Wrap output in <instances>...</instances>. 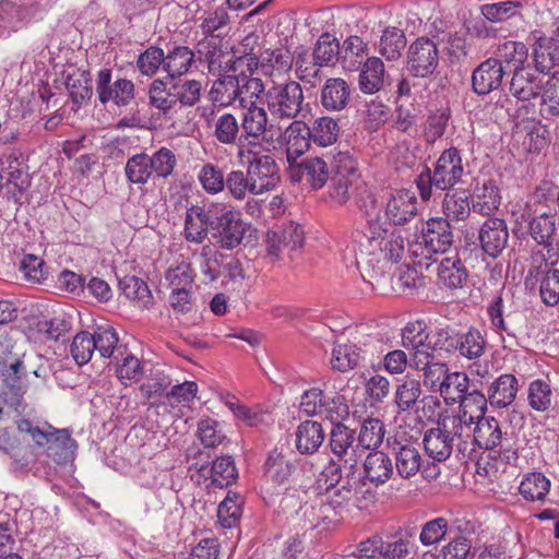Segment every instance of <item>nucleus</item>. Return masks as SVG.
<instances>
[{
  "label": "nucleus",
  "mask_w": 559,
  "mask_h": 559,
  "mask_svg": "<svg viewBox=\"0 0 559 559\" xmlns=\"http://www.w3.org/2000/svg\"><path fill=\"white\" fill-rule=\"evenodd\" d=\"M209 212L213 213L210 227L215 241L225 249H234L240 245L245 235L240 213L219 203L210 204Z\"/></svg>",
  "instance_id": "nucleus-6"
},
{
  "label": "nucleus",
  "mask_w": 559,
  "mask_h": 559,
  "mask_svg": "<svg viewBox=\"0 0 559 559\" xmlns=\"http://www.w3.org/2000/svg\"><path fill=\"white\" fill-rule=\"evenodd\" d=\"M239 164L246 167L258 194L273 190L280 181V169L269 146L242 150L237 156Z\"/></svg>",
  "instance_id": "nucleus-4"
},
{
  "label": "nucleus",
  "mask_w": 559,
  "mask_h": 559,
  "mask_svg": "<svg viewBox=\"0 0 559 559\" xmlns=\"http://www.w3.org/2000/svg\"><path fill=\"white\" fill-rule=\"evenodd\" d=\"M464 175L462 156L457 148L444 150L437 159L433 170L426 167L417 177L416 185L423 201L433 195V189L450 190L459 183Z\"/></svg>",
  "instance_id": "nucleus-2"
},
{
  "label": "nucleus",
  "mask_w": 559,
  "mask_h": 559,
  "mask_svg": "<svg viewBox=\"0 0 559 559\" xmlns=\"http://www.w3.org/2000/svg\"><path fill=\"white\" fill-rule=\"evenodd\" d=\"M17 429L21 432L28 433L38 445H44L45 442L48 443L53 441L59 442L63 448L69 449L75 443L68 430H57L55 432L45 431L39 427L34 426L32 421L27 419L20 420Z\"/></svg>",
  "instance_id": "nucleus-52"
},
{
  "label": "nucleus",
  "mask_w": 559,
  "mask_h": 559,
  "mask_svg": "<svg viewBox=\"0 0 559 559\" xmlns=\"http://www.w3.org/2000/svg\"><path fill=\"white\" fill-rule=\"evenodd\" d=\"M506 70L496 59L488 58L472 73V87L477 95H487L501 86Z\"/></svg>",
  "instance_id": "nucleus-20"
},
{
  "label": "nucleus",
  "mask_w": 559,
  "mask_h": 559,
  "mask_svg": "<svg viewBox=\"0 0 559 559\" xmlns=\"http://www.w3.org/2000/svg\"><path fill=\"white\" fill-rule=\"evenodd\" d=\"M384 213L393 225L407 224L417 215L415 193L407 189L391 192L385 202Z\"/></svg>",
  "instance_id": "nucleus-16"
},
{
  "label": "nucleus",
  "mask_w": 559,
  "mask_h": 559,
  "mask_svg": "<svg viewBox=\"0 0 559 559\" xmlns=\"http://www.w3.org/2000/svg\"><path fill=\"white\" fill-rule=\"evenodd\" d=\"M174 92L177 93L180 109L193 107L201 100L203 84L195 79L174 80Z\"/></svg>",
  "instance_id": "nucleus-59"
},
{
  "label": "nucleus",
  "mask_w": 559,
  "mask_h": 559,
  "mask_svg": "<svg viewBox=\"0 0 559 559\" xmlns=\"http://www.w3.org/2000/svg\"><path fill=\"white\" fill-rule=\"evenodd\" d=\"M264 83L261 78L243 71L239 73L238 106L240 108L257 107L262 95L265 96Z\"/></svg>",
  "instance_id": "nucleus-45"
},
{
  "label": "nucleus",
  "mask_w": 559,
  "mask_h": 559,
  "mask_svg": "<svg viewBox=\"0 0 559 559\" xmlns=\"http://www.w3.org/2000/svg\"><path fill=\"white\" fill-rule=\"evenodd\" d=\"M551 483L543 473L533 472L525 475L520 484L521 496L532 502H545Z\"/></svg>",
  "instance_id": "nucleus-47"
},
{
  "label": "nucleus",
  "mask_w": 559,
  "mask_h": 559,
  "mask_svg": "<svg viewBox=\"0 0 559 559\" xmlns=\"http://www.w3.org/2000/svg\"><path fill=\"white\" fill-rule=\"evenodd\" d=\"M203 476L207 474L211 485L217 488H224L235 483L238 477L237 468L230 456H222L215 460L211 468L201 467Z\"/></svg>",
  "instance_id": "nucleus-44"
},
{
  "label": "nucleus",
  "mask_w": 559,
  "mask_h": 559,
  "mask_svg": "<svg viewBox=\"0 0 559 559\" xmlns=\"http://www.w3.org/2000/svg\"><path fill=\"white\" fill-rule=\"evenodd\" d=\"M406 47V37L402 29L389 26L383 29L377 45L378 52L386 60H397Z\"/></svg>",
  "instance_id": "nucleus-50"
},
{
  "label": "nucleus",
  "mask_w": 559,
  "mask_h": 559,
  "mask_svg": "<svg viewBox=\"0 0 559 559\" xmlns=\"http://www.w3.org/2000/svg\"><path fill=\"white\" fill-rule=\"evenodd\" d=\"M119 288L128 299L136 301L141 307H148L152 302L147 284L134 275H127L119 280Z\"/></svg>",
  "instance_id": "nucleus-60"
},
{
  "label": "nucleus",
  "mask_w": 559,
  "mask_h": 559,
  "mask_svg": "<svg viewBox=\"0 0 559 559\" xmlns=\"http://www.w3.org/2000/svg\"><path fill=\"white\" fill-rule=\"evenodd\" d=\"M364 474L376 487L384 485L394 475V466L389 454L379 450L369 452L364 461Z\"/></svg>",
  "instance_id": "nucleus-31"
},
{
  "label": "nucleus",
  "mask_w": 559,
  "mask_h": 559,
  "mask_svg": "<svg viewBox=\"0 0 559 559\" xmlns=\"http://www.w3.org/2000/svg\"><path fill=\"white\" fill-rule=\"evenodd\" d=\"M319 66H333L340 59V43L333 35L323 33L312 50Z\"/></svg>",
  "instance_id": "nucleus-63"
},
{
  "label": "nucleus",
  "mask_w": 559,
  "mask_h": 559,
  "mask_svg": "<svg viewBox=\"0 0 559 559\" xmlns=\"http://www.w3.org/2000/svg\"><path fill=\"white\" fill-rule=\"evenodd\" d=\"M540 92V115L545 118L559 115V71L555 72L544 84Z\"/></svg>",
  "instance_id": "nucleus-61"
},
{
  "label": "nucleus",
  "mask_w": 559,
  "mask_h": 559,
  "mask_svg": "<svg viewBox=\"0 0 559 559\" xmlns=\"http://www.w3.org/2000/svg\"><path fill=\"white\" fill-rule=\"evenodd\" d=\"M475 421L476 416L467 409H460L456 415L447 416L439 423L441 429L449 435L453 445L456 447L460 460H464L461 445L473 438Z\"/></svg>",
  "instance_id": "nucleus-18"
},
{
  "label": "nucleus",
  "mask_w": 559,
  "mask_h": 559,
  "mask_svg": "<svg viewBox=\"0 0 559 559\" xmlns=\"http://www.w3.org/2000/svg\"><path fill=\"white\" fill-rule=\"evenodd\" d=\"M557 199L558 188L551 181H543L528 197L522 213L537 214V211H547L556 214Z\"/></svg>",
  "instance_id": "nucleus-35"
},
{
  "label": "nucleus",
  "mask_w": 559,
  "mask_h": 559,
  "mask_svg": "<svg viewBox=\"0 0 559 559\" xmlns=\"http://www.w3.org/2000/svg\"><path fill=\"white\" fill-rule=\"evenodd\" d=\"M305 102L301 85L293 80L273 83L265 92L267 111L275 119L295 120Z\"/></svg>",
  "instance_id": "nucleus-5"
},
{
  "label": "nucleus",
  "mask_w": 559,
  "mask_h": 559,
  "mask_svg": "<svg viewBox=\"0 0 559 559\" xmlns=\"http://www.w3.org/2000/svg\"><path fill=\"white\" fill-rule=\"evenodd\" d=\"M200 269L210 282H214L221 276H225L229 281L242 280L245 277L240 261L233 254H225L218 251L212 255H207L203 251Z\"/></svg>",
  "instance_id": "nucleus-12"
},
{
  "label": "nucleus",
  "mask_w": 559,
  "mask_h": 559,
  "mask_svg": "<svg viewBox=\"0 0 559 559\" xmlns=\"http://www.w3.org/2000/svg\"><path fill=\"white\" fill-rule=\"evenodd\" d=\"M486 338L476 328H469L466 332H459L456 352L468 359H476L484 355Z\"/></svg>",
  "instance_id": "nucleus-54"
},
{
  "label": "nucleus",
  "mask_w": 559,
  "mask_h": 559,
  "mask_svg": "<svg viewBox=\"0 0 559 559\" xmlns=\"http://www.w3.org/2000/svg\"><path fill=\"white\" fill-rule=\"evenodd\" d=\"M332 156L307 157L289 167L293 181L305 180L312 189H321L331 177L330 162Z\"/></svg>",
  "instance_id": "nucleus-13"
},
{
  "label": "nucleus",
  "mask_w": 559,
  "mask_h": 559,
  "mask_svg": "<svg viewBox=\"0 0 559 559\" xmlns=\"http://www.w3.org/2000/svg\"><path fill=\"white\" fill-rule=\"evenodd\" d=\"M362 360L360 348L353 343L336 344L332 350L331 366L340 372L355 369Z\"/></svg>",
  "instance_id": "nucleus-53"
},
{
  "label": "nucleus",
  "mask_w": 559,
  "mask_h": 559,
  "mask_svg": "<svg viewBox=\"0 0 559 559\" xmlns=\"http://www.w3.org/2000/svg\"><path fill=\"white\" fill-rule=\"evenodd\" d=\"M352 86L342 78L325 80L320 90V105L328 112L345 110L352 103Z\"/></svg>",
  "instance_id": "nucleus-19"
},
{
  "label": "nucleus",
  "mask_w": 559,
  "mask_h": 559,
  "mask_svg": "<svg viewBox=\"0 0 559 559\" xmlns=\"http://www.w3.org/2000/svg\"><path fill=\"white\" fill-rule=\"evenodd\" d=\"M374 238H367L369 245L378 248L383 258L392 263L401 260L405 250V241L400 231L390 230L385 224L381 226L379 235H373Z\"/></svg>",
  "instance_id": "nucleus-29"
},
{
  "label": "nucleus",
  "mask_w": 559,
  "mask_h": 559,
  "mask_svg": "<svg viewBox=\"0 0 559 559\" xmlns=\"http://www.w3.org/2000/svg\"><path fill=\"white\" fill-rule=\"evenodd\" d=\"M96 94L102 104L112 102L119 107L127 106L134 98V84L127 79L111 82V70L102 69L96 79Z\"/></svg>",
  "instance_id": "nucleus-10"
},
{
  "label": "nucleus",
  "mask_w": 559,
  "mask_h": 559,
  "mask_svg": "<svg viewBox=\"0 0 559 559\" xmlns=\"http://www.w3.org/2000/svg\"><path fill=\"white\" fill-rule=\"evenodd\" d=\"M213 128V136L218 143L236 146L237 157L242 145V131L237 117L230 112H224L215 118Z\"/></svg>",
  "instance_id": "nucleus-34"
},
{
  "label": "nucleus",
  "mask_w": 559,
  "mask_h": 559,
  "mask_svg": "<svg viewBox=\"0 0 559 559\" xmlns=\"http://www.w3.org/2000/svg\"><path fill=\"white\" fill-rule=\"evenodd\" d=\"M176 165L177 158L174 152L163 146L152 155L142 152L129 157L124 166V175L129 182L143 186L151 179L168 178Z\"/></svg>",
  "instance_id": "nucleus-3"
},
{
  "label": "nucleus",
  "mask_w": 559,
  "mask_h": 559,
  "mask_svg": "<svg viewBox=\"0 0 559 559\" xmlns=\"http://www.w3.org/2000/svg\"><path fill=\"white\" fill-rule=\"evenodd\" d=\"M240 118V130L242 131V145L240 151L266 146L263 142L267 131V109L257 106L242 108Z\"/></svg>",
  "instance_id": "nucleus-11"
},
{
  "label": "nucleus",
  "mask_w": 559,
  "mask_h": 559,
  "mask_svg": "<svg viewBox=\"0 0 559 559\" xmlns=\"http://www.w3.org/2000/svg\"><path fill=\"white\" fill-rule=\"evenodd\" d=\"M150 105L165 117H173L180 110L177 93L174 92V80L155 79L148 88Z\"/></svg>",
  "instance_id": "nucleus-21"
},
{
  "label": "nucleus",
  "mask_w": 559,
  "mask_h": 559,
  "mask_svg": "<svg viewBox=\"0 0 559 559\" xmlns=\"http://www.w3.org/2000/svg\"><path fill=\"white\" fill-rule=\"evenodd\" d=\"M442 209L448 221L457 222L466 219L473 210L469 195L465 190L447 192L442 201Z\"/></svg>",
  "instance_id": "nucleus-49"
},
{
  "label": "nucleus",
  "mask_w": 559,
  "mask_h": 559,
  "mask_svg": "<svg viewBox=\"0 0 559 559\" xmlns=\"http://www.w3.org/2000/svg\"><path fill=\"white\" fill-rule=\"evenodd\" d=\"M528 49L522 41L508 40L500 44L496 50V59L501 66L509 67L513 71L525 68Z\"/></svg>",
  "instance_id": "nucleus-43"
},
{
  "label": "nucleus",
  "mask_w": 559,
  "mask_h": 559,
  "mask_svg": "<svg viewBox=\"0 0 559 559\" xmlns=\"http://www.w3.org/2000/svg\"><path fill=\"white\" fill-rule=\"evenodd\" d=\"M543 86V80L530 67H525L513 71L510 93L520 102H530L539 97Z\"/></svg>",
  "instance_id": "nucleus-24"
},
{
  "label": "nucleus",
  "mask_w": 559,
  "mask_h": 559,
  "mask_svg": "<svg viewBox=\"0 0 559 559\" xmlns=\"http://www.w3.org/2000/svg\"><path fill=\"white\" fill-rule=\"evenodd\" d=\"M195 62V55L187 46H176L165 55L164 71L168 79L175 80L187 74Z\"/></svg>",
  "instance_id": "nucleus-38"
},
{
  "label": "nucleus",
  "mask_w": 559,
  "mask_h": 559,
  "mask_svg": "<svg viewBox=\"0 0 559 559\" xmlns=\"http://www.w3.org/2000/svg\"><path fill=\"white\" fill-rule=\"evenodd\" d=\"M478 241L484 253L496 259L508 246L509 228L504 219L488 217L480 226Z\"/></svg>",
  "instance_id": "nucleus-14"
},
{
  "label": "nucleus",
  "mask_w": 559,
  "mask_h": 559,
  "mask_svg": "<svg viewBox=\"0 0 559 559\" xmlns=\"http://www.w3.org/2000/svg\"><path fill=\"white\" fill-rule=\"evenodd\" d=\"M329 447L338 461L350 468L362 457L356 431L342 423H336L331 429Z\"/></svg>",
  "instance_id": "nucleus-9"
},
{
  "label": "nucleus",
  "mask_w": 559,
  "mask_h": 559,
  "mask_svg": "<svg viewBox=\"0 0 559 559\" xmlns=\"http://www.w3.org/2000/svg\"><path fill=\"white\" fill-rule=\"evenodd\" d=\"M0 171L7 177V181L13 185L20 192L29 186L27 173L22 168V163L15 153H10L0 158Z\"/></svg>",
  "instance_id": "nucleus-56"
},
{
  "label": "nucleus",
  "mask_w": 559,
  "mask_h": 559,
  "mask_svg": "<svg viewBox=\"0 0 559 559\" xmlns=\"http://www.w3.org/2000/svg\"><path fill=\"white\" fill-rule=\"evenodd\" d=\"M368 45L356 35H350L340 44V60L346 71H357L368 58Z\"/></svg>",
  "instance_id": "nucleus-36"
},
{
  "label": "nucleus",
  "mask_w": 559,
  "mask_h": 559,
  "mask_svg": "<svg viewBox=\"0 0 559 559\" xmlns=\"http://www.w3.org/2000/svg\"><path fill=\"white\" fill-rule=\"evenodd\" d=\"M468 388L469 379L466 373L448 372L447 377L442 380V383L437 391L440 392L441 396L448 405H452L463 402Z\"/></svg>",
  "instance_id": "nucleus-51"
},
{
  "label": "nucleus",
  "mask_w": 559,
  "mask_h": 559,
  "mask_svg": "<svg viewBox=\"0 0 559 559\" xmlns=\"http://www.w3.org/2000/svg\"><path fill=\"white\" fill-rule=\"evenodd\" d=\"M385 425L379 418L368 417L361 425L357 435L358 444L362 454L365 451H378L385 437Z\"/></svg>",
  "instance_id": "nucleus-42"
},
{
  "label": "nucleus",
  "mask_w": 559,
  "mask_h": 559,
  "mask_svg": "<svg viewBox=\"0 0 559 559\" xmlns=\"http://www.w3.org/2000/svg\"><path fill=\"white\" fill-rule=\"evenodd\" d=\"M213 218V213L209 212L201 206H191L186 212L185 217V239L193 243H202L211 231L210 223Z\"/></svg>",
  "instance_id": "nucleus-28"
},
{
  "label": "nucleus",
  "mask_w": 559,
  "mask_h": 559,
  "mask_svg": "<svg viewBox=\"0 0 559 559\" xmlns=\"http://www.w3.org/2000/svg\"><path fill=\"white\" fill-rule=\"evenodd\" d=\"M358 86L364 94H376L384 88L386 72L379 57H368L359 68Z\"/></svg>",
  "instance_id": "nucleus-25"
},
{
  "label": "nucleus",
  "mask_w": 559,
  "mask_h": 559,
  "mask_svg": "<svg viewBox=\"0 0 559 559\" xmlns=\"http://www.w3.org/2000/svg\"><path fill=\"white\" fill-rule=\"evenodd\" d=\"M94 341V349L103 358L112 357L115 350H118L119 337L116 330L111 325H98L92 333Z\"/></svg>",
  "instance_id": "nucleus-64"
},
{
  "label": "nucleus",
  "mask_w": 559,
  "mask_h": 559,
  "mask_svg": "<svg viewBox=\"0 0 559 559\" xmlns=\"http://www.w3.org/2000/svg\"><path fill=\"white\" fill-rule=\"evenodd\" d=\"M556 214L547 211L537 214H521V219L527 222L530 236L540 246L549 248L552 246L556 231Z\"/></svg>",
  "instance_id": "nucleus-26"
},
{
  "label": "nucleus",
  "mask_w": 559,
  "mask_h": 559,
  "mask_svg": "<svg viewBox=\"0 0 559 559\" xmlns=\"http://www.w3.org/2000/svg\"><path fill=\"white\" fill-rule=\"evenodd\" d=\"M454 242V235L449 221L444 217H432L423 224L420 235L412 252L430 258L431 254L445 253Z\"/></svg>",
  "instance_id": "nucleus-7"
},
{
  "label": "nucleus",
  "mask_w": 559,
  "mask_h": 559,
  "mask_svg": "<svg viewBox=\"0 0 559 559\" xmlns=\"http://www.w3.org/2000/svg\"><path fill=\"white\" fill-rule=\"evenodd\" d=\"M325 439V430L321 423L305 420L297 426L295 431V447L301 454L318 452Z\"/></svg>",
  "instance_id": "nucleus-33"
},
{
  "label": "nucleus",
  "mask_w": 559,
  "mask_h": 559,
  "mask_svg": "<svg viewBox=\"0 0 559 559\" xmlns=\"http://www.w3.org/2000/svg\"><path fill=\"white\" fill-rule=\"evenodd\" d=\"M293 66L296 76L305 83L313 85L320 78L322 66H319L312 51L302 46L295 50Z\"/></svg>",
  "instance_id": "nucleus-48"
},
{
  "label": "nucleus",
  "mask_w": 559,
  "mask_h": 559,
  "mask_svg": "<svg viewBox=\"0 0 559 559\" xmlns=\"http://www.w3.org/2000/svg\"><path fill=\"white\" fill-rule=\"evenodd\" d=\"M356 205L360 214L366 219L364 236L366 238H374L373 235H379L381 226L385 224L381 221L380 206L373 193L365 190L357 199Z\"/></svg>",
  "instance_id": "nucleus-37"
},
{
  "label": "nucleus",
  "mask_w": 559,
  "mask_h": 559,
  "mask_svg": "<svg viewBox=\"0 0 559 559\" xmlns=\"http://www.w3.org/2000/svg\"><path fill=\"white\" fill-rule=\"evenodd\" d=\"M519 391V381L514 374L503 373L496 378L487 388V399L493 408L511 405Z\"/></svg>",
  "instance_id": "nucleus-27"
},
{
  "label": "nucleus",
  "mask_w": 559,
  "mask_h": 559,
  "mask_svg": "<svg viewBox=\"0 0 559 559\" xmlns=\"http://www.w3.org/2000/svg\"><path fill=\"white\" fill-rule=\"evenodd\" d=\"M437 262V282L449 289L462 288L467 280V270L457 255L442 258Z\"/></svg>",
  "instance_id": "nucleus-30"
},
{
  "label": "nucleus",
  "mask_w": 559,
  "mask_h": 559,
  "mask_svg": "<svg viewBox=\"0 0 559 559\" xmlns=\"http://www.w3.org/2000/svg\"><path fill=\"white\" fill-rule=\"evenodd\" d=\"M533 62L539 73H549L559 63V48L539 32H533Z\"/></svg>",
  "instance_id": "nucleus-32"
},
{
  "label": "nucleus",
  "mask_w": 559,
  "mask_h": 559,
  "mask_svg": "<svg viewBox=\"0 0 559 559\" xmlns=\"http://www.w3.org/2000/svg\"><path fill=\"white\" fill-rule=\"evenodd\" d=\"M420 382L415 379H406L397 385L395 403L400 412H417L421 396Z\"/></svg>",
  "instance_id": "nucleus-55"
},
{
  "label": "nucleus",
  "mask_w": 559,
  "mask_h": 559,
  "mask_svg": "<svg viewBox=\"0 0 559 559\" xmlns=\"http://www.w3.org/2000/svg\"><path fill=\"white\" fill-rule=\"evenodd\" d=\"M528 277L534 278L539 286L542 301L547 306L559 304V270L552 269L542 259L538 264H534L528 270Z\"/></svg>",
  "instance_id": "nucleus-17"
},
{
  "label": "nucleus",
  "mask_w": 559,
  "mask_h": 559,
  "mask_svg": "<svg viewBox=\"0 0 559 559\" xmlns=\"http://www.w3.org/2000/svg\"><path fill=\"white\" fill-rule=\"evenodd\" d=\"M394 456V473L403 479H411L421 468L423 457L416 445L406 442H394L392 444Z\"/></svg>",
  "instance_id": "nucleus-22"
},
{
  "label": "nucleus",
  "mask_w": 559,
  "mask_h": 559,
  "mask_svg": "<svg viewBox=\"0 0 559 559\" xmlns=\"http://www.w3.org/2000/svg\"><path fill=\"white\" fill-rule=\"evenodd\" d=\"M461 447L463 459H472L477 449H483L492 452L507 464L515 463L518 460L512 438L502 431L499 420L495 417L476 416L473 438Z\"/></svg>",
  "instance_id": "nucleus-1"
},
{
  "label": "nucleus",
  "mask_w": 559,
  "mask_h": 559,
  "mask_svg": "<svg viewBox=\"0 0 559 559\" xmlns=\"http://www.w3.org/2000/svg\"><path fill=\"white\" fill-rule=\"evenodd\" d=\"M66 87L73 103L82 104L93 95L92 79L88 72L75 70L68 74Z\"/></svg>",
  "instance_id": "nucleus-58"
},
{
  "label": "nucleus",
  "mask_w": 559,
  "mask_h": 559,
  "mask_svg": "<svg viewBox=\"0 0 559 559\" xmlns=\"http://www.w3.org/2000/svg\"><path fill=\"white\" fill-rule=\"evenodd\" d=\"M501 203L499 189L492 180H486L477 186L472 198L473 211L483 216L491 215Z\"/></svg>",
  "instance_id": "nucleus-39"
},
{
  "label": "nucleus",
  "mask_w": 559,
  "mask_h": 559,
  "mask_svg": "<svg viewBox=\"0 0 559 559\" xmlns=\"http://www.w3.org/2000/svg\"><path fill=\"white\" fill-rule=\"evenodd\" d=\"M238 93L239 74H225L213 82L210 98L221 107H228L238 102Z\"/></svg>",
  "instance_id": "nucleus-40"
},
{
  "label": "nucleus",
  "mask_w": 559,
  "mask_h": 559,
  "mask_svg": "<svg viewBox=\"0 0 559 559\" xmlns=\"http://www.w3.org/2000/svg\"><path fill=\"white\" fill-rule=\"evenodd\" d=\"M439 64V49L437 44L428 37L414 40L407 50V71L415 78L432 75Z\"/></svg>",
  "instance_id": "nucleus-8"
},
{
  "label": "nucleus",
  "mask_w": 559,
  "mask_h": 559,
  "mask_svg": "<svg viewBox=\"0 0 559 559\" xmlns=\"http://www.w3.org/2000/svg\"><path fill=\"white\" fill-rule=\"evenodd\" d=\"M412 369L423 372L424 385L437 391L449 372L448 365L432 349L413 353Z\"/></svg>",
  "instance_id": "nucleus-15"
},
{
  "label": "nucleus",
  "mask_w": 559,
  "mask_h": 559,
  "mask_svg": "<svg viewBox=\"0 0 559 559\" xmlns=\"http://www.w3.org/2000/svg\"><path fill=\"white\" fill-rule=\"evenodd\" d=\"M452 439L441 427L428 430L424 437V448L426 453L438 462L445 461L453 451Z\"/></svg>",
  "instance_id": "nucleus-46"
},
{
  "label": "nucleus",
  "mask_w": 559,
  "mask_h": 559,
  "mask_svg": "<svg viewBox=\"0 0 559 559\" xmlns=\"http://www.w3.org/2000/svg\"><path fill=\"white\" fill-rule=\"evenodd\" d=\"M283 138L286 145V157L289 167L297 163L310 147V127L307 123L294 120L284 131Z\"/></svg>",
  "instance_id": "nucleus-23"
},
{
  "label": "nucleus",
  "mask_w": 559,
  "mask_h": 559,
  "mask_svg": "<svg viewBox=\"0 0 559 559\" xmlns=\"http://www.w3.org/2000/svg\"><path fill=\"white\" fill-rule=\"evenodd\" d=\"M328 499L329 503L333 508L341 507L350 500H355V506L359 509H365L364 504L358 496V483L349 479L344 480L341 485L334 487H328Z\"/></svg>",
  "instance_id": "nucleus-62"
},
{
  "label": "nucleus",
  "mask_w": 559,
  "mask_h": 559,
  "mask_svg": "<svg viewBox=\"0 0 559 559\" xmlns=\"http://www.w3.org/2000/svg\"><path fill=\"white\" fill-rule=\"evenodd\" d=\"M340 133L337 120L323 116L317 118L310 128V136L314 144L325 147L336 142Z\"/></svg>",
  "instance_id": "nucleus-57"
},
{
  "label": "nucleus",
  "mask_w": 559,
  "mask_h": 559,
  "mask_svg": "<svg viewBox=\"0 0 559 559\" xmlns=\"http://www.w3.org/2000/svg\"><path fill=\"white\" fill-rule=\"evenodd\" d=\"M429 332L424 321L408 322L402 330V346L411 353L430 350Z\"/></svg>",
  "instance_id": "nucleus-41"
}]
</instances>
